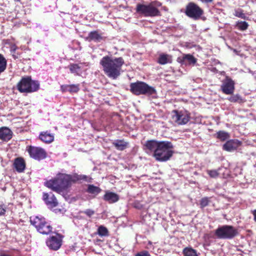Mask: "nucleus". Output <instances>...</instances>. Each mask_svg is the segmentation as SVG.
<instances>
[{
    "instance_id": "obj_2",
    "label": "nucleus",
    "mask_w": 256,
    "mask_h": 256,
    "mask_svg": "<svg viewBox=\"0 0 256 256\" xmlns=\"http://www.w3.org/2000/svg\"><path fill=\"white\" fill-rule=\"evenodd\" d=\"M88 176L83 174H63L57 179L50 180L46 183V185L54 191L56 192L64 190L70 186L73 183L82 180L88 181Z\"/></svg>"
},
{
    "instance_id": "obj_7",
    "label": "nucleus",
    "mask_w": 256,
    "mask_h": 256,
    "mask_svg": "<svg viewBox=\"0 0 256 256\" xmlns=\"http://www.w3.org/2000/svg\"><path fill=\"white\" fill-rule=\"evenodd\" d=\"M31 224L36 228L37 230L42 234H48L52 232V227L46 222L44 218L39 216L30 218Z\"/></svg>"
},
{
    "instance_id": "obj_42",
    "label": "nucleus",
    "mask_w": 256,
    "mask_h": 256,
    "mask_svg": "<svg viewBox=\"0 0 256 256\" xmlns=\"http://www.w3.org/2000/svg\"><path fill=\"white\" fill-rule=\"evenodd\" d=\"M0 256H11L10 255L6 254V253H2L0 254Z\"/></svg>"
},
{
    "instance_id": "obj_9",
    "label": "nucleus",
    "mask_w": 256,
    "mask_h": 256,
    "mask_svg": "<svg viewBox=\"0 0 256 256\" xmlns=\"http://www.w3.org/2000/svg\"><path fill=\"white\" fill-rule=\"evenodd\" d=\"M136 11L145 16H155L160 14L158 9L151 4L146 5L138 4L136 6Z\"/></svg>"
},
{
    "instance_id": "obj_14",
    "label": "nucleus",
    "mask_w": 256,
    "mask_h": 256,
    "mask_svg": "<svg viewBox=\"0 0 256 256\" xmlns=\"http://www.w3.org/2000/svg\"><path fill=\"white\" fill-rule=\"evenodd\" d=\"M42 198L46 204L50 208H54L58 204V200L52 192L44 193Z\"/></svg>"
},
{
    "instance_id": "obj_21",
    "label": "nucleus",
    "mask_w": 256,
    "mask_h": 256,
    "mask_svg": "<svg viewBox=\"0 0 256 256\" xmlns=\"http://www.w3.org/2000/svg\"><path fill=\"white\" fill-rule=\"evenodd\" d=\"M172 62V58L171 56L166 54H160L158 60V62L162 65L171 63Z\"/></svg>"
},
{
    "instance_id": "obj_23",
    "label": "nucleus",
    "mask_w": 256,
    "mask_h": 256,
    "mask_svg": "<svg viewBox=\"0 0 256 256\" xmlns=\"http://www.w3.org/2000/svg\"><path fill=\"white\" fill-rule=\"evenodd\" d=\"M102 38L101 34L96 30L90 32L88 34V37L87 38L89 41H94L96 42H100Z\"/></svg>"
},
{
    "instance_id": "obj_22",
    "label": "nucleus",
    "mask_w": 256,
    "mask_h": 256,
    "mask_svg": "<svg viewBox=\"0 0 256 256\" xmlns=\"http://www.w3.org/2000/svg\"><path fill=\"white\" fill-rule=\"evenodd\" d=\"M112 144L118 150H123L128 147V143L124 140H116L112 142Z\"/></svg>"
},
{
    "instance_id": "obj_25",
    "label": "nucleus",
    "mask_w": 256,
    "mask_h": 256,
    "mask_svg": "<svg viewBox=\"0 0 256 256\" xmlns=\"http://www.w3.org/2000/svg\"><path fill=\"white\" fill-rule=\"evenodd\" d=\"M101 191L102 190L100 188L93 184H88L86 190L87 192L93 194L94 196H97Z\"/></svg>"
},
{
    "instance_id": "obj_27",
    "label": "nucleus",
    "mask_w": 256,
    "mask_h": 256,
    "mask_svg": "<svg viewBox=\"0 0 256 256\" xmlns=\"http://www.w3.org/2000/svg\"><path fill=\"white\" fill-rule=\"evenodd\" d=\"M184 256H198L196 251L192 248H186L183 250Z\"/></svg>"
},
{
    "instance_id": "obj_39",
    "label": "nucleus",
    "mask_w": 256,
    "mask_h": 256,
    "mask_svg": "<svg viewBox=\"0 0 256 256\" xmlns=\"http://www.w3.org/2000/svg\"><path fill=\"white\" fill-rule=\"evenodd\" d=\"M202 3H210L212 2L213 0H200Z\"/></svg>"
},
{
    "instance_id": "obj_8",
    "label": "nucleus",
    "mask_w": 256,
    "mask_h": 256,
    "mask_svg": "<svg viewBox=\"0 0 256 256\" xmlns=\"http://www.w3.org/2000/svg\"><path fill=\"white\" fill-rule=\"evenodd\" d=\"M172 121L178 125L186 124L190 119V115L186 110H174L172 112Z\"/></svg>"
},
{
    "instance_id": "obj_32",
    "label": "nucleus",
    "mask_w": 256,
    "mask_h": 256,
    "mask_svg": "<svg viewBox=\"0 0 256 256\" xmlns=\"http://www.w3.org/2000/svg\"><path fill=\"white\" fill-rule=\"evenodd\" d=\"M98 234L100 236H108V230L105 226H100L98 229Z\"/></svg>"
},
{
    "instance_id": "obj_6",
    "label": "nucleus",
    "mask_w": 256,
    "mask_h": 256,
    "mask_svg": "<svg viewBox=\"0 0 256 256\" xmlns=\"http://www.w3.org/2000/svg\"><path fill=\"white\" fill-rule=\"evenodd\" d=\"M131 92L136 95L147 94L152 95L156 92L154 88L149 86L144 82L132 83L130 85Z\"/></svg>"
},
{
    "instance_id": "obj_4",
    "label": "nucleus",
    "mask_w": 256,
    "mask_h": 256,
    "mask_svg": "<svg viewBox=\"0 0 256 256\" xmlns=\"http://www.w3.org/2000/svg\"><path fill=\"white\" fill-rule=\"evenodd\" d=\"M17 88L21 92H32L39 89L40 84L38 81L32 80L30 76L24 77L18 84Z\"/></svg>"
},
{
    "instance_id": "obj_37",
    "label": "nucleus",
    "mask_w": 256,
    "mask_h": 256,
    "mask_svg": "<svg viewBox=\"0 0 256 256\" xmlns=\"http://www.w3.org/2000/svg\"><path fill=\"white\" fill-rule=\"evenodd\" d=\"M234 15L236 16H238V18H246L245 14H244L242 11H236L235 12Z\"/></svg>"
},
{
    "instance_id": "obj_20",
    "label": "nucleus",
    "mask_w": 256,
    "mask_h": 256,
    "mask_svg": "<svg viewBox=\"0 0 256 256\" xmlns=\"http://www.w3.org/2000/svg\"><path fill=\"white\" fill-rule=\"evenodd\" d=\"M14 167L17 172H22L26 168V164L23 158H18L15 159L14 163Z\"/></svg>"
},
{
    "instance_id": "obj_43",
    "label": "nucleus",
    "mask_w": 256,
    "mask_h": 256,
    "mask_svg": "<svg viewBox=\"0 0 256 256\" xmlns=\"http://www.w3.org/2000/svg\"><path fill=\"white\" fill-rule=\"evenodd\" d=\"M68 0L69 1V2L71 1V0Z\"/></svg>"
},
{
    "instance_id": "obj_17",
    "label": "nucleus",
    "mask_w": 256,
    "mask_h": 256,
    "mask_svg": "<svg viewBox=\"0 0 256 256\" xmlns=\"http://www.w3.org/2000/svg\"><path fill=\"white\" fill-rule=\"evenodd\" d=\"M40 139L46 144H50L54 140V134L48 131L41 132L39 136Z\"/></svg>"
},
{
    "instance_id": "obj_24",
    "label": "nucleus",
    "mask_w": 256,
    "mask_h": 256,
    "mask_svg": "<svg viewBox=\"0 0 256 256\" xmlns=\"http://www.w3.org/2000/svg\"><path fill=\"white\" fill-rule=\"evenodd\" d=\"M182 62L184 63L188 62L189 64H194L196 62V59L190 54H184L182 60Z\"/></svg>"
},
{
    "instance_id": "obj_19",
    "label": "nucleus",
    "mask_w": 256,
    "mask_h": 256,
    "mask_svg": "<svg viewBox=\"0 0 256 256\" xmlns=\"http://www.w3.org/2000/svg\"><path fill=\"white\" fill-rule=\"evenodd\" d=\"M62 92H69L70 93L77 92L80 90V84H64L61 86Z\"/></svg>"
},
{
    "instance_id": "obj_5",
    "label": "nucleus",
    "mask_w": 256,
    "mask_h": 256,
    "mask_svg": "<svg viewBox=\"0 0 256 256\" xmlns=\"http://www.w3.org/2000/svg\"><path fill=\"white\" fill-rule=\"evenodd\" d=\"M238 234V230L234 226L224 225L215 230V235L220 239L230 240Z\"/></svg>"
},
{
    "instance_id": "obj_33",
    "label": "nucleus",
    "mask_w": 256,
    "mask_h": 256,
    "mask_svg": "<svg viewBox=\"0 0 256 256\" xmlns=\"http://www.w3.org/2000/svg\"><path fill=\"white\" fill-rule=\"evenodd\" d=\"M230 102H243L242 97L238 94L233 95L227 98Z\"/></svg>"
},
{
    "instance_id": "obj_38",
    "label": "nucleus",
    "mask_w": 256,
    "mask_h": 256,
    "mask_svg": "<svg viewBox=\"0 0 256 256\" xmlns=\"http://www.w3.org/2000/svg\"><path fill=\"white\" fill-rule=\"evenodd\" d=\"M5 212L6 207L2 204H0V216L4 214Z\"/></svg>"
},
{
    "instance_id": "obj_12",
    "label": "nucleus",
    "mask_w": 256,
    "mask_h": 256,
    "mask_svg": "<svg viewBox=\"0 0 256 256\" xmlns=\"http://www.w3.org/2000/svg\"><path fill=\"white\" fill-rule=\"evenodd\" d=\"M28 151L30 157L35 160H42L46 158V150L40 147L30 146Z\"/></svg>"
},
{
    "instance_id": "obj_34",
    "label": "nucleus",
    "mask_w": 256,
    "mask_h": 256,
    "mask_svg": "<svg viewBox=\"0 0 256 256\" xmlns=\"http://www.w3.org/2000/svg\"><path fill=\"white\" fill-rule=\"evenodd\" d=\"M210 200L208 198L204 197L202 198L200 202V206L201 208H204L208 206Z\"/></svg>"
},
{
    "instance_id": "obj_13",
    "label": "nucleus",
    "mask_w": 256,
    "mask_h": 256,
    "mask_svg": "<svg viewBox=\"0 0 256 256\" xmlns=\"http://www.w3.org/2000/svg\"><path fill=\"white\" fill-rule=\"evenodd\" d=\"M46 244L50 250H58L62 244V237L59 234L50 236L46 240Z\"/></svg>"
},
{
    "instance_id": "obj_35",
    "label": "nucleus",
    "mask_w": 256,
    "mask_h": 256,
    "mask_svg": "<svg viewBox=\"0 0 256 256\" xmlns=\"http://www.w3.org/2000/svg\"><path fill=\"white\" fill-rule=\"evenodd\" d=\"M135 256H150V254L148 251L143 250L136 254Z\"/></svg>"
},
{
    "instance_id": "obj_40",
    "label": "nucleus",
    "mask_w": 256,
    "mask_h": 256,
    "mask_svg": "<svg viewBox=\"0 0 256 256\" xmlns=\"http://www.w3.org/2000/svg\"><path fill=\"white\" fill-rule=\"evenodd\" d=\"M252 214L254 216V220L256 222V210H254L252 212Z\"/></svg>"
},
{
    "instance_id": "obj_28",
    "label": "nucleus",
    "mask_w": 256,
    "mask_h": 256,
    "mask_svg": "<svg viewBox=\"0 0 256 256\" xmlns=\"http://www.w3.org/2000/svg\"><path fill=\"white\" fill-rule=\"evenodd\" d=\"M69 68L70 72L76 75L79 74L80 72V67L78 64H70L69 66Z\"/></svg>"
},
{
    "instance_id": "obj_30",
    "label": "nucleus",
    "mask_w": 256,
    "mask_h": 256,
    "mask_svg": "<svg viewBox=\"0 0 256 256\" xmlns=\"http://www.w3.org/2000/svg\"><path fill=\"white\" fill-rule=\"evenodd\" d=\"M220 170V168L218 170H208L206 172L211 178H218L220 175L219 170Z\"/></svg>"
},
{
    "instance_id": "obj_11",
    "label": "nucleus",
    "mask_w": 256,
    "mask_h": 256,
    "mask_svg": "<svg viewBox=\"0 0 256 256\" xmlns=\"http://www.w3.org/2000/svg\"><path fill=\"white\" fill-rule=\"evenodd\" d=\"M234 81L228 76H226L222 81L220 90L226 94H232L234 91Z\"/></svg>"
},
{
    "instance_id": "obj_36",
    "label": "nucleus",
    "mask_w": 256,
    "mask_h": 256,
    "mask_svg": "<svg viewBox=\"0 0 256 256\" xmlns=\"http://www.w3.org/2000/svg\"><path fill=\"white\" fill-rule=\"evenodd\" d=\"M83 212L86 214L88 217H90L94 214V211L91 209H87L84 211Z\"/></svg>"
},
{
    "instance_id": "obj_3",
    "label": "nucleus",
    "mask_w": 256,
    "mask_h": 256,
    "mask_svg": "<svg viewBox=\"0 0 256 256\" xmlns=\"http://www.w3.org/2000/svg\"><path fill=\"white\" fill-rule=\"evenodd\" d=\"M104 74L114 80L117 78L120 74L122 66L124 64V60L122 57L113 58L106 56L100 60Z\"/></svg>"
},
{
    "instance_id": "obj_16",
    "label": "nucleus",
    "mask_w": 256,
    "mask_h": 256,
    "mask_svg": "<svg viewBox=\"0 0 256 256\" xmlns=\"http://www.w3.org/2000/svg\"><path fill=\"white\" fill-rule=\"evenodd\" d=\"M103 199L110 204H112L118 200L119 196L114 192L106 191L103 196Z\"/></svg>"
},
{
    "instance_id": "obj_31",
    "label": "nucleus",
    "mask_w": 256,
    "mask_h": 256,
    "mask_svg": "<svg viewBox=\"0 0 256 256\" xmlns=\"http://www.w3.org/2000/svg\"><path fill=\"white\" fill-rule=\"evenodd\" d=\"M236 26L240 30H246L248 26V22L244 21H238L236 24Z\"/></svg>"
},
{
    "instance_id": "obj_18",
    "label": "nucleus",
    "mask_w": 256,
    "mask_h": 256,
    "mask_svg": "<svg viewBox=\"0 0 256 256\" xmlns=\"http://www.w3.org/2000/svg\"><path fill=\"white\" fill-rule=\"evenodd\" d=\"M12 137V131L8 128L2 127L0 128V139L4 140H8Z\"/></svg>"
},
{
    "instance_id": "obj_1",
    "label": "nucleus",
    "mask_w": 256,
    "mask_h": 256,
    "mask_svg": "<svg viewBox=\"0 0 256 256\" xmlns=\"http://www.w3.org/2000/svg\"><path fill=\"white\" fill-rule=\"evenodd\" d=\"M145 146L150 152H153V156L159 162H166L172 156L174 151L172 144L168 141H146Z\"/></svg>"
},
{
    "instance_id": "obj_15",
    "label": "nucleus",
    "mask_w": 256,
    "mask_h": 256,
    "mask_svg": "<svg viewBox=\"0 0 256 256\" xmlns=\"http://www.w3.org/2000/svg\"><path fill=\"white\" fill-rule=\"evenodd\" d=\"M241 144V142L238 140H231L227 141L223 145V149L228 152L236 150Z\"/></svg>"
},
{
    "instance_id": "obj_41",
    "label": "nucleus",
    "mask_w": 256,
    "mask_h": 256,
    "mask_svg": "<svg viewBox=\"0 0 256 256\" xmlns=\"http://www.w3.org/2000/svg\"><path fill=\"white\" fill-rule=\"evenodd\" d=\"M16 46H15V45H14L12 46V47H11V52H14L16 50Z\"/></svg>"
},
{
    "instance_id": "obj_26",
    "label": "nucleus",
    "mask_w": 256,
    "mask_h": 256,
    "mask_svg": "<svg viewBox=\"0 0 256 256\" xmlns=\"http://www.w3.org/2000/svg\"><path fill=\"white\" fill-rule=\"evenodd\" d=\"M6 66V60L2 54H0V74L5 71Z\"/></svg>"
},
{
    "instance_id": "obj_10",
    "label": "nucleus",
    "mask_w": 256,
    "mask_h": 256,
    "mask_svg": "<svg viewBox=\"0 0 256 256\" xmlns=\"http://www.w3.org/2000/svg\"><path fill=\"white\" fill-rule=\"evenodd\" d=\"M185 14L188 17L197 20L203 14L204 11L196 4L190 2L186 6Z\"/></svg>"
},
{
    "instance_id": "obj_29",
    "label": "nucleus",
    "mask_w": 256,
    "mask_h": 256,
    "mask_svg": "<svg viewBox=\"0 0 256 256\" xmlns=\"http://www.w3.org/2000/svg\"><path fill=\"white\" fill-rule=\"evenodd\" d=\"M217 138L222 141H224L230 138V134L224 131H219L217 132Z\"/></svg>"
}]
</instances>
